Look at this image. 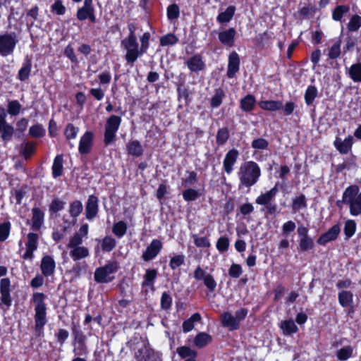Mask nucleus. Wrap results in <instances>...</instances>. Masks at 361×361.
<instances>
[{"label": "nucleus", "mask_w": 361, "mask_h": 361, "mask_svg": "<svg viewBox=\"0 0 361 361\" xmlns=\"http://www.w3.org/2000/svg\"><path fill=\"white\" fill-rule=\"evenodd\" d=\"M261 175V170L258 164L252 161L242 164L239 168L238 176L240 185L250 188L258 180Z\"/></svg>", "instance_id": "obj_1"}, {"label": "nucleus", "mask_w": 361, "mask_h": 361, "mask_svg": "<svg viewBox=\"0 0 361 361\" xmlns=\"http://www.w3.org/2000/svg\"><path fill=\"white\" fill-rule=\"evenodd\" d=\"M342 202L349 207L351 215L358 216L361 214V191L357 185H350L345 190Z\"/></svg>", "instance_id": "obj_2"}, {"label": "nucleus", "mask_w": 361, "mask_h": 361, "mask_svg": "<svg viewBox=\"0 0 361 361\" xmlns=\"http://www.w3.org/2000/svg\"><path fill=\"white\" fill-rule=\"evenodd\" d=\"M45 295L42 293H35L32 295V300L35 304V329L39 334L47 323V307L44 303Z\"/></svg>", "instance_id": "obj_3"}, {"label": "nucleus", "mask_w": 361, "mask_h": 361, "mask_svg": "<svg viewBox=\"0 0 361 361\" xmlns=\"http://www.w3.org/2000/svg\"><path fill=\"white\" fill-rule=\"evenodd\" d=\"M150 33L147 32H145L140 37V41L141 43L140 47H139V44L137 40L136 39V46L130 47L129 46L126 49V54L125 56V59L128 64H133L135 61L138 59V57L141 56L142 54L147 52L149 47V39H150Z\"/></svg>", "instance_id": "obj_4"}, {"label": "nucleus", "mask_w": 361, "mask_h": 361, "mask_svg": "<svg viewBox=\"0 0 361 361\" xmlns=\"http://www.w3.org/2000/svg\"><path fill=\"white\" fill-rule=\"evenodd\" d=\"M278 192L277 185H275L270 190L261 194L258 196L255 202L257 204L265 206V214L271 215L274 214L277 209V206L275 204H272V201Z\"/></svg>", "instance_id": "obj_5"}, {"label": "nucleus", "mask_w": 361, "mask_h": 361, "mask_svg": "<svg viewBox=\"0 0 361 361\" xmlns=\"http://www.w3.org/2000/svg\"><path fill=\"white\" fill-rule=\"evenodd\" d=\"M82 240L79 236L71 237L67 247L70 249V256L74 261H78L89 256V250L81 246Z\"/></svg>", "instance_id": "obj_6"}, {"label": "nucleus", "mask_w": 361, "mask_h": 361, "mask_svg": "<svg viewBox=\"0 0 361 361\" xmlns=\"http://www.w3.org/2000/svg\"><path fill=\"white\" fill-rule=\"evenodd\" d=\"M18 38L15 32H6L0 35V54L7 56L13 53Z\"/></svg>", "instance_id": "obj_7"}, {"label": "nucleus", "mask_w": 361, "mask_h": 361, "mask_svg": "<svg viewBox=\"0 0 361 361\" xmlns=\"http://www.w3.org/2000/svg\"><path fill=\"white\" fill-rule=\"evenodd\" d=\"M121 118L115 115L111 116L106 121L105 126L104 133V142L106 145H109L113 142L116 137V133L118 131Z\"/></svg>", "instance_id": "obj_8"}, {"label": "nucleus", "mask_w": 361, "mask_h": 361, "mask_svg": "<svg viewBox=\"0 0 361 361\" xmlns=\"http://www.w3.org/2000/svg\"><path fill=\"white\" fill-rule=\"evenodd\" d=\"M116 264L115 263H109L106 264L104 267L97 268L94 272V280L97 283H107L112 280V278L109 277L111 274L114 273L116 271Z\"/></svg>", "instance_id": "obj_9"}, {"label": "nucleus", "mask_w": 361, "mask_h": 361, "mask_svg": "<svg viewBox=\"0 0 361 361\" xmlns=\"http://www.w3.org/2000/svg\"><path fill=\"white\" fill-rule=\"evenodd\" d=\"M194 278L196 280H202L204 285L210 292H214L216 288L217 283L214 276L207 273L200 267H197L194 271Z\"/></svg>", "instance_id": "obj_10"}, {"label": "nucleus", "mask_w": 361, "mask_h": 361, "mask_svg": "<svg viewBox=\"0 0 361 361\" xmlns=\"http://www.w3.org/2000/svg\"><path fill=\"white\" fill-rule=\"evenodd\" d=\"M6 114L4 109H0V134L4 142L10 141L14 134V128L6 121Z\"/></svg>", "instance_id": "obj_11"}, {"label": "nucleus", "mask_w": 361, "mask_h": 361, "mask_svg": "<svg viewBox=\"0 0 361 361\" xmlns=\"http://www.w3.org/2000/svg\"><path fill=\"white\" fill-rule=\"evenodd\" d=\"M0 293L1 301L7 307H9L12 303L11 296V281L8 278L1 279L0 281Z\"/></svg>", "instance_id": "obj_12"}, {"label": "nucleus", "mask_w": 361, "mask_h": 361, "mask_svg": "<svg viewBox=\"0 0 361 361\" xmlns=\"http://www.w3.org/2000/svg\"><path fill=\"white\" fill-rule=\"evenodd\" d=\"M94 134L91 131H87L80 137L78 150L81 154L90 152L93 145Z\"/></svg>", "instance_id": "obj_13"}, {"label": "nucleus", "mask_w": 361, "mask_h": 361, "mask_svg": "<svg viewBox=\"0 0 361 361\" xmlns=\"http://www.w3.org/2000/svg\"><path fill=\"white\" fill-rule=\"evenodd\" d=\"M162 244L157 239L153 240L142 254V259L147 262L154 258L160 252Z\"/></svg>", "instance_id": "obj_14"}, {"label": "nucleus", "mask_w": 361, "mask_h": 361, "mask_svg": "<svg viewBox=\"0 0 361 361\" xmlns=\"http://www.w3.org/2000/svg\"><path fill=\"white\" fill-rule=\"evenodd\" d=\"M238 154V152L235 149L229 150L226 154L223 164L227 174H230L233 171V166L237 161Z\"/></svg>", "instance_id": "obj_15"}, {"label": "nucleus", "mask_w": 361, "mask_h": 361, "mask_svg": "<svg viewBox=\"0 0 361 361\" xmlns=\"http://www.w3.org/2000/svg\"><path fill=\"white\" fill-rule=\"evenodd\" d=\"M240 58L238 54L233 51L230 54L228 57V64L227 70V76L229 78H232L235 76V73L239 70Z\"/></svg>", "instance_id": "obj_16"}, {"label": "nucleus", "mask_w": 361, "mask_h": 361, "mask_svg": "<svg viewBox=\"0 0 361 361\" xmlns=\"http://www.w3.org/2000/svg\"><path fill=\"white\" fill-rule=\"evenodd\" d=\"M353 139L349 135L345 140H342L340 137H336L334 144L336 149L342 154H346L351 149Z\"/></svg>", "instance_id": "obj_17"}, {"label": "nucleus", "mask_w": 361, "mask_h": 361, "mask_svg": "<svg viewBox=\"0 0 361 361\" xmlns=\"http://www.w3.org/2000/svg\"><path fill=\"white\" fill-rule=\"evenodd\" d=\"M341 228L338 225H334L328 230L325 233L322 234L317 240L319 245H325L329 241L336 239L340 233Z\"/></svg>", "instance_id": "obj_18"}, {"label": "nucleus", "mask_w": 361, "mask_h": 361, "mask_svg": "<svg viewBox=\"0 0 361 361\" xmlns=\"http://www.w3.org/2000/svg\"><path fill=\"white\" fill-rule=\"evenodd\" d=\"M86 218L89 220L96 216L98 212V198L94 195L88 197L85 207Z\"/></svg>", "instance_id": "obj_19"}, {"label": "nucleus", "mask_w": 361, "mask_h": 361, "mask_svg": "<svg viewBox=\"0 0 361 361\" xmlns=\"http://www.w3.org/2000/svg\"><path fill=\"white\" fill-rule=\"evenodd\" d=\"M42 273L45 276H51L55 270V262L54 259L49 256H44L41 262Z\"/></svg>", "instance_id": "obj_20"}, {"label": "nucleus", "mask_w": 361, "mask_h": 361, "mask_svg": "<svg viewBox=\"0 0 361 361\" xmlns=\"http://www.w3.org/2000/svg\"><path fill=\"white\" fill-rule=\"evenodd\" d=\"M32 229L34 231H39L44 223V214L37 207H34L32 209Z\"/></svg>", "instance_id": "obj_21"}, {"label": "nucleus", "mask_w": 361, "mask_h": 361, "mask_svg": "<svg viewBox=\"0 0 361 361\" xmlns=\"http://www.w3.org/2000/svg\"><path fill=\"white\" fill-rule=\"evenodd\" d=\"M128 28L129 30L128 36L123 39L121 42V47L126 49L129 46L135 47L136 46V35H135V30L136 26L134 23H129L128 25Z\"/></svg>", "instance_id": "obj_22"}, {"label": "nucleus", "mask_w": 361, "mask_h": 361, "mask_svg": "<svg viewBox=\"0 0 361 361\" xmlns=\"http://www.w3.org/2000/svg\"><path fill=\"white\" fill-rule=\"evenodd\" d=\"M235 30L234 28H229L219 34V41L224 45L231 47L234 44Z\"/></svg>", "instance_id": "obj_23"}, {"label": "nucleus", "mask_w": 361, "mask_h": 361, "mask_svg": "<svg viewBox=\"0 0 361 361\" xmlns=\"http://www.w3.org/2000/svg\"><path fill=\"white\" fill-rule=\"evenodd\" d=\"M188 68L192 72H198L204 69L205 65L200 55H195L185 62Z\"/></svg>", "instance_id": "obj_24"}, {"label": "nucleus", "mask_w": 361, "mask_h": 361, "mask_svg": "<svg viewBox=\"0 0 361 361\" xmlns=\"http://www.w3.org/2000/svg\"><path fill=\"white\" fill-rule=\"evenodd\" d=\"M94 9L92 0H84L83 6L78 8L77 11V18L79 20H85L87 19Z\"/></svg>", "instance_id": "obj_25"}, {"label": "nucleus", "mask_w": 361, "mask_h": 361, "mask_svg": "<svg viewBox=\"0 0 361 361\" xmlns=\"http://www.w3.org/2000/svg\"><path fill=\"white\" fill-rule=\"evenodd\" d=\"M222 324L224 326L227 327L231 331L238 329L239 328V323L231 313L225 312L221 316Z\"/></svg>", "instance_id": "obj_26"}, {"label": "nucleus", "mask_w": 361, "mask_h": 361, "mask_svg": "<svg viewBox=\"0 0 361 361\" xmlns=\"http://www.w3.org/2000/svg\"><path fill=\"white\" fill-rule=\"evenodd\" d=\"M280 328L283 335L286 336L296 333L298 330V326L292 319L282 321L280 324Z\"/></svg>", "instance_id": "obj_27"}, {"label": "nucleus", "mask_w": 361, "mask_h": 361, "mask_svg": "<svg viewBox=\"0 0 361 361\" xmlns=\"http://www.w3.org/2000/svg\"><path fill=\"white\" fill-rule=\"evenodd\" d=\"M338 302L340 305L345 307L352 306L353 303V295L350 291L342 290L338 293Z\"/></svg>", "instance_id": "obj_28"}, {"label": "nucleus", "mask_w": 361, "mask_h": 361, "mask_svg": "<svg viewBox=\"0 0 361 361\" xmlns=\"http://www.w3.org/2000/svg\"><path fill=\"white\" fill-rule=\"evenodd\" d=\"M63 173V155H57L52 166V175L54 178L61 176Z\"/></svg>", "instance_id": "obj_29"}, {"label": "nucleus", "mask_w": 361, "mask_h": 361, "mask_svg": "<svg viewBox=\"0 0 361 361\" xmlns=\"http://www.w3.org/2000/svg\"><path fill=\"white\" fill-rule=\"evenodd\" d=\"M127 149L129 154L135 157H140L143 153L142 147L137 140L130 142L127 145Z\"/></svg>", "instance_id": "obj_30"}, {"label": "nucleus", "mask_w": 361, "mask_h": 361, "mask_svg": "<svg viewBox=\"0 0 361 361\" xmlns=\"http://www.w3.org/2000/svg\"><path fill=\"white\" fill-rule=\"evenodd\" d=\"M350 78L355 82H361V63L353 64L348 71Z\"/></svg>", "instance_id": "obj_31"}, {"label": "nucleus", "mask_w": 361, "mask_h": 361, "mask_svg": "<svg viewBox=\"0 0 361 361\" xmlns=\"http://www.w3.org/2000/svg\"><path fill=\"white\" fill-rule=\"evenodd\" d=\"M32 68V62L30 59H26L23 67L20 69L18 78L20 80L24 81L29 78Z\"/></svg>", "instance_id": "obj_32"}, {"label": "nucleus", "mask_w": 361, "mask_h": 361, "mask_svg": "<svg viewBox=\"0 0 361 361\" xmlns=\"http://www.w3.org/2000/svg\"><path fill=\"white\" fill-rule=\"evenodd\" d=\"M318 91L315 86L310 85L307 88L305 93V101L307 106H311L313 104V101L317 97Z\"/></svg>", "instance_id": "obj_33"}, {"label": "nucleus", "mask_w": 361, "mask_h": 361, "mask_svg": "<svg viewBox=\"0 0 361 361\" xmlns=\"http://www.w3.org/2000/svg\"><path fill=\"white\" fill-rule=\"evenodd\" d=\"M212 341V336L208 334L199 333L195 338V344L198 348H203Z\"/></svg>", "instance_id": "obj_34"}, {"label": "nucleus", "mask_w": 361, "mask_h": 361, "mask_svg": "<svg viewBox=\"0 0 361 361\" xmlns=\"http://www.w3.org/2000/svg\"><path fill=\"white\" fill-rule=\"evenodd\" d=\"M259 106L262 109L269 111H276L281 109L283 104L280 101H262L260 102Z\"/></svg>", "instance_id": "obj_35"}, {"label": "nucleus", "mask_w": 361, "mask_h": 361, "mask_svg": "<svg viewBox=\"0 0 361 361\" xmlns=\"http://www.w3.org/2000/svg\"><path fill=\"white\" fill-rule=\"evenodd\" d=\"M157 271L155 269H147L144 276V281L142 283V287L153 286V282L157 278Z\"/></svg>", "instance_id": "obj_36"}, {"label": "nucleus", "mask_w": 361, "mask_h": 361, "mask_svg": "<svg viewBox=\"0 0 361 361\" xmlns=\"http://www.w3.org/2000/svg\"><path fill=\"white\" fill-rule=\"evenodd\" d=\"M255 103V97L248 94L240 100V107L245 111H250L253 109Z\"/></svg>", "instance_id": "obj_37"}, {"label": "nucleus", "mask_w": 361, "mask_h": 361, "mask_svg": "<svg viewBox=\"0 0 361 361\" xmlns=\"http://www.w3.org/2000/svg\"><path fill=\"white\" fill-rule=\"evenodd\" d=\"M83 207L79 200H75L70 204L69 213L72 217H78L82 212Z\"/></svg>", "instance_id": "obj_38"}, {"label": "nucleus", "mask_w": 361, "mask_h": 361, "mask_svg": "<svg viewBox=\"0 0 361 361\" xmlns=\"http://www.w3.org/2000/svg\"><path fill=\"white\" fill-rule=\"evenodd\" d=\"M361 27V16L354 15L348 23L347 27L350 32H355Z\"/></svg>", "instance_id": "obj_39"}, {"label": "nucleus", "mask_w": 361, "mask_h": 361, "mask_svg": "<svg viewBox=\"0 0 361 361\" xmlns=\"http://www.w3.org/2000/svg\"><path fill=\"white\" fill-rule=\"evenodd\" d=\"M349 11V7L343 5L336 6L332 13V18L334 20L339 21L343 15Z\"/></svg>", "instance_id": "obj_40"}, {"label": "nucleus", "mask_w": 361, "mask_h": 361, "mask_svg": "<svg viewBox=\"0 0 361 361\" xmlns=\"http://www.w3.org/2000/svg\"><path fill=\"white\" fill-rule=\"evenodd\" d=\"M353 351V348L350 345H348L339 349L336 352V356L340 360H346L352 356Z\"/></svg>", "instance_id": "obj_41"}, {"label": "nucleus", "mask_w": 361, "mask_h": 361, "mask_svg": "<svg viewBox=\"0 0 361 361\" xmlns=\"http://www.w3.org/2000/svg\"><path fill=\"white\" fill-rule=\"evenodd\" d=\"M234 14V8L232 6H229L224 11L219 14L217 17V20L220 23H228L233 18Z\"/></svg>", "instance_id": "obj_42"}, {"label": "nucleus", "mask_w": 361, "mask_h": 361, "mask_svg": "<svg viewBox=\"0 0 361 361\" xmlns=\"http://www.w3.org/2000/svg\"><path fill=\"white\" fill-rule=\"evenodd\" d=\"M229 138V131L227 128H220L216 134V143L219 145H224Z\"/></svg>", "instance_id": "obj_43"}, {"label": "nucleus", "mask_w": 361, "mask_h": 361, "mask_svg": "<svg viewBox=\"0 0 361 361\" xmlns=\"http://www.w3.org/2000/svg\"><path fill=\"white\" fill-rule=\"evenodd\" d=\"M149 350L150 348L146 345H143L140 348H139L135 353V358L136 361H147V358L148 357Z\"/></svg>", "instance_id": "obj_44"}, {"label": "nucleus", "mask_w": 361, "mask_h": 361, "mask_svg": "<svg viewBox=\"0 0 361 361\" xmlns=\"http://www.w3.org/2000/svg\"><path fill=\"white\" fill-rule=\"evenodd\" d=\"M299 247L303 252L312 250L314 247L313 239L309 236L300 238Z\"/></svg>", "instance_id": "obj_45"}, {"label": "nucleus", "mask_w": 361, "mask_h": 361, "mask_svg": "<svg viewBox=\"0 0 361 361\" xmlns=\"http://www.w3.org/2000/svg\"><path fill=\"white\" fill-rule=\"evenodd\" d=\"M116 245V240L109 236H106L102 241V249L104 252L111 251Z\"/></svg>", "instance_id": "obj_46"}, {"label": "nucleus", "mask_w": 361, "mask_h": 361, "mask_svg": "<svg viewBox=\"0 0 361 361\" xmlns=\"http://www.w3.org/2000/svg\"><path fill=\"white\" fill-rule=\"evenodd\" d=\"M177 37L173 34H167L160 39V44L161 46H171L178 42Z\"/></svg>", "instance_id": "obj_47"}, {"label": "nucleus", "mask_w": 361, "mask_h": 361, "mask_svg": "<svg viewBox=\"0 0 361 361\" xmlns=\"http://www.w3.org/2000/svg\"><path fill=\"white\" fill-rule=\"evenodd\" d=\"M224 96V92L221 89L216 90L215 94L211 99L210 104L212 107L216 108L222 103V99Z\"/></svg>", "instance_id": "obj_48"}, {"label": "nucleus", "mask_w": 361, "mask_h": 361, "mask_svg": "<svg viewBox=\"0 0 361 361\" xmlns=\"http://www.w3.org/2000/svg\"><path fill=\"white\" fill-rule=\"evenodd\" d=\"M39 235L35 233H30L27 235V242L26 248H30L36 250L37 248Z\"/></svg>", "instance_id": "obj_49"}, {"label": "nucleus", "mask_w": 361, "mask_h": 361, "mask_svg": "<svg viewBox=\"0 0 361 361\" xmlns=\"http://www.w3.org/2000/svg\"><path fill=\"white\" fill-rule=\"evenodd\" d=\"M10 222H4L0 224V242H3L8 238L10 233Z\"/></svg>", "instance_id": "obj_50"}, {"label": "nucleus", "mask_w": 361, "mask_h": 361, "mask_svg": "<svg viewBox=\"0 0 361 361\" xmlns=\"http://www.w3.org/2000/svg\"><path fill=\"white\" fill-rule=\"evenodd\" d=\"M78 128L73 126L72 123H68L64 131V134L67 140L74 139L78 133Z\"/></svg>", "instance_id": "obj_51"}, {"label": "nucleus", "mask_w": 361, "mask_h": 361, "mask_svg": "<svg viewBox=\"0 0 361 361\" xmlns=\"http://www.w3.org/2000/svg\"><path fill=\"white\" fill-rule=\"evenodd\" d=\"M21 109V105L17 100H13L8 102V113L12 116L18 115Z\"/></svg>", "instance_id": "obj_52"}, {"label": "nucleus", "mask_w": 361, "mask_h": 361, "mask_svg": "<svg viewBox=\"0 0 361 361\" xmlns=\"http://www.w3.org/2000/svg\"><path fill=\"white\" fill-rule=\"evenodd\" d=\"M64 206L65 202L59 200V198H54L49 205V211L53 213H56L62 210Z\"/></svg>", "instance_id": "obj_53"}, {"label": "nucleus", "mask_w": 361, "mask_h": 361, "mask_svg": "<svg viewBox=\"0 0 361 361\" xmlns=\"http://www.w3.org/2000/svg\"><path fill=\"white\" fill-rule=\"evenodd\" d=\"M356 228V224L354 220H348L345 224L344 233L348 238L352 237Z\"/></svg>", "instance_id": "obj_54"}, {"label": "nucleus", "mask_w": 361, "mask_h": 361, "mask_svg": "<svg viewBox=\"0 0 361 361\" xmlns=\"http://www.w3.org/2000/svg\"><path fill=\"white\" fill-rule=\"evenodd\" d=\"M180 13L179 7L177 4H173L167 8V17L169 20H174L178 18Z\"/></svg>", "instance_id": "obj_55"}, {"label": "nucleus", "mask_w": 361, "mask_h": 361, "mask_svg": "<svg viewBox=\"0 0 361 361\" xmlns=\"http://www.w3.org/2000/svg\"><path fill=\"white\" fill-rule=\"evenodd\" d=\"M127 226L123 221L116 223L113 228L114 234L118 238L122 237L126 232Z\"/></svg>", "instance_id": "obj_56"}, {"label": "nucleus", "mask_w": 361, "mask_h": 361, "mask_svg": "<svg viewBox=\"0 0 361 361\" xmlns=\"http://www.w3.org/2000/svg\"><path fill=\"white\" fill-rule=\"evenodd\" d=\"M341 41H336L330 48L328 56L330 59H334L338 58L341 54Z\"/></svg>", "instance_id": "obj_57"}, {"label": "nucleus", "mask_w": 361, "mask_h": 361, "mask_svg": "<svg viewBox=\"0 0 361 361\" xmlns=\"http://www.w3.org/2000/svg\"><path fill=\"white\" fill-rule=\"evenodd\" d=\"M177 353L182 358H185L187 357L194 358L196 355V353L187 346L178 348L177 349Z\"/></svg>", "instance_id": "obj_58"}, {"label": "nucleus", "mask_w": 361, "mask_h": 361, "mask_svg": "<svg viewBox=\"0 0 361 361\" xmlns=\"http://www.w3.org/2000/svg\"><path fill=\"white\" fill-rule=\"evenodd\" d=\"M51 10L56 15L62 16L66 13V7L61 0L56 1L51 6Z\"/></svg>", "instance_id": "obj_59"}, {"label": "nucleus", "mask_w": 361, "mask_h": 361, "mask_svg": "<svg viewBox=\"0 0 361 361\" xmlns=\"http://www.w3.org/2000/svg\"><path fill=\"white\" fill-rule=\"evenodd\" d=\"M35 145L30 142H26L21 149V154L25 159H28L33 154Z\"/></svg>", "instance_id": "obj_60"}, {"label": "nucleus", "mask_w": 361, "mask_h": 361, "mask_svg": "<svg viewBox=\"0 0 361 361\" xmlns=\"http://www.w3.org/2000/svg\"><path fill=\"white\" fill-rule=\"evenodd\" d=\"M183 196L186 201H194L199 197V194L196 190L190 188L183 191Z\"/></svg>", "instance_id": "obj_61"}, {"label": "nucleus", "mask_w": 361, "mask_h": 361, "mask_svg": "<svg viewBox=\"0 0 361 361\" xmlns=\"http://www.w3.org/2000/svg\"><path fill=\"white\" fill-rule=\"evenodd\" d=\"M172 303V298L170 296L169 294H168L166 292H164L162 293L161 298V308L164 310H169Z\"/></svg>", "instance_id": "obj_62"}, {"label": "nucleus", "mask_w": 361, "mask_h": 361, "mask_svg": "<svg viewBox=\"0 0 361 361\" xmlns=\"http://www.w3.org/2000/svg\"><path fill=\"white\" fill-rule=\"evenodd\" d=\"M45 133L44 129L40 125H35L30 127L29 133L31 136L35 137H40L44 135Z\"/></svg>", "instance_id": "obj_63"}, {"label": "nucleus", "mask_w": 361, "mask_h": 361, "mask_svg": "<svg viewBox=\"0 0 361 361\" xmlns=\"http://www.w3.org/2000/svg\"><path fill=\"white\" fill-rule=\"evenodd\" d=\"M293 209L299 210L301 208L306 207L305 197L303 195H300L293 202Z\"/></svg>", "instance_id": "obj_64"}]
</instances>
